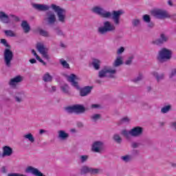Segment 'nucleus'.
Here are the masks:
<instances>
[{"label":"nucleus","instance_id":"f257e3e1","mask_svg":"<svg viewBox=\"0 0 176 176\" xmlns=\"http://www.w3.org/2000/svg\"><path fill=\"white\" fill-rule=\"evenodd\" d=\"M92 12L94 13H96V14H99L101 17H104L105 19H108L112 16V19L113 20L114 23L116 25H119L120 23V15L123 13L122 11H113L112 13L110 12H107L104 10V9L100 7H95L92 8Z\"/></svg>","mask_w":176,"mask_h":176},{"label":"nucleus","instance_id":"f03ea898","mask_svg":"<svg viewBox=\"0 0 176 176\" xmlns=\"http://www.w3.org/2000/svg\"><path fill=\"white\" fill-rule=\"evenodd\" d=\"M172 57L173 51L166 47H164L159 52L157 58L160 63H166V61H168V60H171Z\"/></svg>","mask_w":176,"mask_h":176},{"label":"nucleus","instance_id":"7ed1b4c3","mask_svg":"<svg viewBox=\"0 0 176 176\" xmlns=\"http://www.w3.org/2000/svg\"><path fill=\"white\" fill-rule=\"evenodd\" d=\"M142 127L136 126L131 129L129 131L126 129L122 130L121 134L122 135H124V137H126L127 140H129V138H130V135L132 137H140V135H142Z\"/></svg>","mask_w":176,"mask_h":176},{"label":"nucleus","instance_id":"20e7f679","mask_svg":"<svg viewBox=\"0 0 176 176\" xmlns=\"http://www.w3.org/2000/svg\"><path fill=\"white\" fill-rule=\"evenodd\" d=\"M67 113H76L79 115L80 113H85L86 111V108L82 104H74L73 106H68L65 108Z\"/></svg>","mask_w":176,"mask_h":176},{"label":"nucleus","instance_id":"39448f33","mask_svg":"<svg viewBox=\"0 0 176 176\" xmlns=\"http://www.w3.org/2000/svg\"><path fill=\"white\" fill-rule=\"evenodd\" d=\"M51 8L57 13L59 21H60V23H65V10L56 4H52Z\"/></svg>","mask_w":176,"mask_h":176},{"label":"nucleus","instance_id":"423d86ee","mask_svg":"<svg viewBox=\"0 0 176 176\" xmlns=\"http://www.w3.org/2000/svg\"><path fill=\"white\" fill-rule=\"evenodd\" d=\"M116 28L109 21H105L104 23V26L98 28V32L104 35V34H107V32H111L112 31H115Z\"/></svg>","mask_w":176,"mask_h":176},{"label":"nucleus","instance_id":"0eeeda50","mask_svg":"<svg viewBox=\"0 0 176 176\" xmlns=\"http://www.w3.org/2000/svg\"><path fill=\"white\" fill-rule=\"evenodd\" d=\"M155 18L158 19V20H165V19H171V15L164 10L155 8Z\"/></svg>","mask_w":176,"mask_h":176},{"label":"nucleus","instance_id":"6e6552de","mask_svg":"<svg viewBox=\"0 0 176 176\" xmlns=\"http://www.w3.org/2000/svg\"><path fill=\"white\" fill-rule=\"evenodd\" d=\"M12 60H13V52L6 48L4 50V61L7 67L12 65Z\"/></svg>","mask_w":176,"mask_h":176},{"label":"nucleus","instance_id":"1a4fd4ad","mask_svg":"<svg viewBox=\"0 0 176 176\" xmlns=\"http://www.w3.org/2000/svg\"><path fill=\"white\" fill-rule=\"evenodd\" d=\"M109 75H113L116 74V69H112L111 67H104V69L99 72V78H105Z\"/></svg>","mask_w":176,"mask_h":176},{"label":"nucleus","instance_id":"9d476101","mask_svg":"<svg viewBox=\"0 0 176 176\" xmlns=\"http://www.w3.org/2000/svg\"><path fill=\"white\" fill-rule=\"evenodd\" d=\"M36 49L42 54L45 58H47V60H49V55H47V53L46 52V47L43 45L42 43H38L36 44Z\"/></svg>","mask_w":176,"mask_h":176},{"label":"nucleus","instance_id":"9b49d317","mask_svg":"<svg viewBox=\"0 0 176 176\" xmlns=\"http://www.w3.org/2000/svg\"><path fill=\"white\" fill-rule=\"evenodd\" d=\"M99 171L100 170L97 168H89L88 166H82L80 170V173L87 174V173H89V174H98Z\"/></svg>","mask_w":176,"mask_h":176},{"label":"nucleus","instance_id":"f8f14e48","mask_svg":"<svg viewBox=\"0 0 176 176\" xmlns=\"http://www.w3.org/2000/svg\"><path fill=\"white\" fill-rule=\"evenodd\" d=\"M67 80L72 83V86H73V87L79 89V85L78 84V82L75 81L76 80V75L74 74H71L67 77Z\"/></svg>","mask_w":176,"mask_h":176},{"label":"nucleus","instance_id":"ddd939ff","mask_svg":"<svg viewBox=\"0 0 176 176\" xmlns=\"http://www.w3.org/2000/svg\"><path fill=\"white\" fill-rule=\"evenodd\" d=\"M32 7L36 9V10H39V12H46V10H49L50 8L47 5L43 4H32Z\"/></svg>","mask_w":176,"mask_h":176},{"label":"nucleus","instance_id":"4468645a","mask_svg":"<svg viewBox=\"0 0 176 176\" xmlns=\"http://www.w3.org/2000/svg\"><path fill=\"white\" fill-rule=\"evenodd\" d=\"M91 90H93V87L86 86L80 89V96L81 97H86V96L91 93Z\"/></svg>","mask_w":176,"mask_h":176},{"label":"nucleus","instance_id":"2eb2a0df","mask_svg":"<svg viewBox=\"0 0 176 176\" xmlns=\"http://www.w3.org/2000/svg\"><path fill=\"white\" fill-rule=\"evenodd\" d=\"M102 145L103 144L101 142H95L92 145L91 150L93 152L98 153L102 149Z\"/></svg>","mask_w":176,"mask_h":176},{"label":"nucleus","instance_id":"dca6fc26","mask_svg":"<svg viewBox=\"0 0 176 176\" xmlns=\"http://www.w3.org/2000/svg\"><path fill=\"white\" fill-rule=\"evenodd\" d=\"M13 153V149L9 146L3 147V156H10Z\"/></svg>","mask_w":176,"mask_h":176},{"label":"nucleus","instance_id":"f3484780","mask_svg":"<svg viewBox=\"0 0 176 176\" xmlns=\"http://www.w3.org/2000/svg\"><path fill=\"white\" fill-rule=\"evenodd\" d=\"M23 80V77L21 76H17L14 78H12L10 81V86H16V83H20Z\"/></svg>","mask_w":176,"mask_h":176},{"label":"nucleus","instance_id":"a211bd4d","mask_svg":"<svg viewBox=\"0 0 176 176\" xmlns=\"http://www.w3.org/2000/svg\"><path fill=\"white\" fill-rule=\"evenodd\" d=\"M0 21L5 24H8V23H9V16L3 12H0Z\"/></svg>","mask_w":176,"mask_h":176},{"label":"nucleus","instance_id":"6ab92c4d","mask_svg":"<svg viewBox=\"0 0 176 176\" xmlns=\"http://www.w3.org/2000/svg\"><path fill=\"white\" fill-rule=\"evenodd\" d=\"M21 27L25 32V34H28L30 32L31 28L30 27V25L28 24V22L27 21H23L21 23Z\"/></svg>","mask_w":176,"mask_h":176},{"label":"nucleus","instance_id":"aec40b11","mask_svg":"<svg viewBox=\"0 0 176 176\" xmlns=\"http://www.w3.org/2000/svg\"><path fill=\"white\" fill-rule=\"evenodd\" d=\"M92 65L95 69L98 70L100 69V67L101 65V61H100L98 59H94Z\"/></svg>","mask_w":176,"mask_h":176},{"label":"nucleus","instance_id":"412c9836","mask_svg":"<svg viewBox=\"0 0 176 176\" xmlns=\"http://www.w3.org/2000/svg\"><path fill=\"white\" fill-rule=\"evenodd\" d=\"M155 76L156 80L158 83H159V82H160V80H163V79H164V74H163V73L159 74V73L155 72Z\"/></svg>","mask_w":176,"mask_h":176},{"label":"nucleus","instance_id":"4be33fe9","mask_svg":"<svg viewBox=\"0 0 176 176\" xmlns=\"http://www.w3.org/2000/svg\"><path fill=\"white\" fill-rule=\"evenodd\" d=\"M122 64H123L122 56L117 57L113 64L114 67H119V65H122Z\"/></svg>","mask_w":176,"mask_h":176},{"label":"nucleus","instance_id":"5701e85b","mask_svg":"<svg viewBox=\"0 0 176 176\" xmlns=\"http://www.w3.org/2000/svg\"><path fill=\"white\" fill-rule=\"evenodd\" d=\"M24 138H25L26 140H28V141H30V142H35V138H34V135H32V133H28L26 135H24Z\"/></svg>","mask_w":176,"mask_h":176},{"label":"nucleus","instance_id":"b1692460","mask_svg":"<svg viewBox=\"0 0 176 176\" xmlns=\"http://www.w3.org/2000/svg\"><path fill=\"white\" fill-rule=\"evenodd\" d=\"M171 108H172L171 104L164 106L161 109V112L162 113H167L168 112H170V111H171Z\"/></svg>","mask_w":176,"mask_h":176},{"label":"nucleus","instance_id":"393cba45","mask_svg":"<svg viewBox=\"0 0 176 176\" xmlns=\"http://www.w3.org/2000/svg\"><path fill=\"white\" fill-rule=\"evenodd\" d=\"M52 79L53 77H52L49 73H46L43 77L44 82H52Z\"/></svg>","mask_w":176,"mask_h":176},{"label":"nucleus","instance_id":"a878e982","mask_svg":"<svg viewBox=\"0 0 176 176\" xmlns=\"http://www.w3.org/2000/svg\"><path fill=\"white\" fill-rule=\"evenodd\" d=\"M58 137L62 140H65V138H68V133H65L64 131H58Z\"/></svg>","mask_w":176,"mask_h":176},{"label":"nucleus","instance_id":"bb28decb","mask_svg":"<svg viewBox=\"0 0 176 176\" xmlns=\"http://www.w3.org/2000/svg\"><path fill=\"white\" fill-rule=\"evenodd\" d=\"M4 33L6 36L14 37L16 36V34L13 30H4Z\"/></svg>","mask_w":176,"mask_h":176},{"label":"nucleus","instance_id":"cd10ccee","mask_svg":"<svg viewBox=\"0 0 176 176\" xmlns=\"http://www.w3.org/2000/svg\"><path fill=\"white\" fill-rule=\"evenodd\" d=\"M48 21L50 24H53V23H56V15H54V14H51L48 17Z\"/></svg>","mask_w":176,"mask_h":176},{"label":"nucleus","instance_id":"c85d7f7f","mask_svg":"<svg viewBox=\"0 0 176 176\" xmlns=\"http://www.w3.org/2000/svg\"><path fill=\"white\" fill-rule=\"evenodd\" d=\"M113 140L117 144H120V142H122V138L118 134L113 135Z\"/></svg>","mask_w":176,"mask_h":176},{"label":"nucleus","instance_id":"c756f323","mask_svg":"<svg viewBox=\"0 0 176 176\" xmlns=\"http://www.w3.org/2000/svg\"><path fill=\"white\" fill-rule=\"evenodd\" d=\"M143 21L144 23H151V16L148 14H144L143 16Z\"/></svg>","mask_w":176,"mask_h":176},{"label":"nucleus","instance_id":"7c9ffc66","mask_svg":"<svg viewBox=\"0 0 176 176\" xmlns=\"http://www.w3.org/2000/svg\"><path fill=\"white\" fill-rule=\"evenodd\" d=\"M60 64H62L63 67L64 68H69V64L67 63V60H64V59L60 60Z\"/></svg>","mask_w":176,"mask_h":176},{"label":"nucleus","instance_id":"2f4dec72","mask_svg":"<svg viewBox=\"0 0 176 176\" xmlns=\"http://www.w3.org/2000/svg\"><path fill=\"white\" fill-rule=\"evenodd\" d=\"M100 118H101V115L94 114L91 117V119H92V120H94V122H97V120H98V119H100Z\"/></svg>","mask_w":176,"mask_h":176},{"label":"nucleus","instance_id":"473e14b6","mask_svg":"<svg viewBox=\"0 0 176 176\" xmlns=\"http://www.w3.org/2000/svg\"><path fill=\"white\" fill-rule=\"evenodd\" d=\"M39 34L42 36H49V33L47 31L42 29L39 30Z\"/></svg>","mask_w":176,"mask_h":176},{"label":"nucleus","instance_id":"72a5a7b5","mask_svg":"<svg viewBox=\"0 0 176 176\" xmlns=\"http://www.w3.org/2000/svg\"><path fill=\"white\" fill-rule=\"evenodd\" d=\"M176 76V69H173L169 74V79H173Z\"/></svg>","mask_w":176,"mask_h":176},{"label":"nucleus","instance_id":"f704fd0d","mask_svg":"<svg viewBox=\"0 0 176 176\" xmlns=\"http://www.w3.org/2000/svg\"><path fill=\"white\" fill-rule=\"evenodd\" d=\"M68 85L65 84V85L61 87V90L63 93L67 94L68 93Z\"/></svg>","mask_w":176,"mask_h":176},{"label":"nucleus","instance_id":"c9c22d12","mask_svg":"<svg viewBox=\"0 0 176 176\" xmlns=\"http://www.w3.org/2000/svg\"><path fill=\"white\" fill-rule=\"evenodd\" d=\"M129 122H130V119L127 117H124L120 120V124H122V123H129Z\"/></svg>","mask_w":176,"mask_h":176},{"label":"nucleus","instance_id":"e433bc0d","mask_svg":"<svg viewBox=\"0 0 176 176\" xmlns=\"http://www.w3.org/2000/svg\"><path fill=\"white\" fill-rule=\"evenodd\" d=\"M155 45H157V46H160V45H163V43H164V41H163V40L162 38H157L155 42Z\"/></svg>","mask_w":176,"mask_h":176},{"label":"nucleus","instance_id":"4c0bfd02","mask_svg":"<svg viewBox=\"0 0 176 176\" xmlns=\"http://www.w3.org/2000/svg\"><path fill=\"white\" fill-rule=\"evenodd\" d=\"M1 43L4 45L6 46V47H9V48L10 47V45L9 44H8V41L5 38L1 39Z\"/></svg>","mask_w":176,"mask_h":176},{"label":"nucleus","instance_id":"58836bf2","mask_svg":"<svg viewBox=\"0 0 176 176\" xmlns=\"http://www.w3.org/2000/svg\"><path fill=\"white\" fill-rule=\"evenodd\" d=\"M32 54H34V56H35L36 60H38V61H42L41 60V56H38V54H36V52L35 51V50H32Z\"/></svg>","mask_w":176,"mask_h":176},{"label":"nucleus","instance_id":"ea45409f","mask_svg":"<svg viewBox=\"0 0 176 176\" xmlns=\"http://www.w3.org/2000/svg\"><path fill=\"white\" fill-rule=\"evenodd\" d=\"M160 38H161L162 41H164V43L167 42V41H168V38H167V36H166L164 34H161Z\"/></svg>","mask_w":176,"mask_h":176},{"label":"nucleus","instance_id":"a19ab883","mask_svg":"<svg viewBox=\"0 0 176 176\" xmlns=\"http://www.w3.org/2000/svg\"><path fill=\"white\" fill-rule=\"evenodd\" d=\"M142 74H140L137 78H135L133 80V82H135V83H137V82H140V80H142Z\"/></svg>","mask_w":176,"mask_h":176},{"label":"nucleus","instance_id":"79ce46f5","mask_svg":"<svg viewBox=\"0 0 176 176\" xmlns=\"http://www.w3.org/2000/svg\"><path fill=\"white\" fill-rule=\"evenodd\" d=\"M122 160H124V162H129V160H130V159H131V156H130V155L122 156Z\"/></svg>","mask_w":176,"mask_h":176},{"label":"nucleus","instance_id":"37998d69","mask_svg":"<svg viewBox=\"0 0 176 176\" xmlns=\"http://www.w3.org/2000/svg\"><path fill=\"white\" fill-rule=\"evenodd\" d=\"M123 52H124V47H120L117 51V54H122Z\"/></svg>","mask_w":176,"mask_h":176},{"label":"nucleus","instance_id":"c03bdc74","mask_svg":"<svg viewBox=\"0 0 176 176\" xmlns=\"http://www.w3.org/2000/svg\"><path fill=\"white\" fill-rule=\"evenodd\" d=\"M140 24V19H135L133 21V25H134V27H137V25H138Z\"/></svg>","mask_w":176,"mask_h":176},{"label":"nucleus","instance_id":"a18cd8bd","mask_svg":"<svg viewBox=\"0 0 176 176\" xmlns=\"http://www.w3.org/2000/svg\"><path fill=\"white\" fill-rule=\"evenodd\" d=\"M8 176H27L25 175L20 174V173H10Z\"/></svg>","mask_w":176,"mask_h":176},{"label":"nucleus","instance_id":"49530a36","mask_svg":"<svg viewBox=\"0 0 176 176\" xmlns=\"http://www.w3.org/2000/svg\"><path fill=\"white\" fill-rule=\"evenodd\" d=\"M56 34L59 36H64V33H63V31L60 30L59 29H56Z\"/></svg>","mask_w":176,"mask_h":176},{"label":"nucleus","instance_id":"de8ad7c7","mask_svg":"<svg viewBox=\"0 0 176 176\" xmlns=\"http://www.w3.org/2000/svg\"><path fill=\"white\" fill-rule=\"evenodd\" d=\"M89 158L87 155H82L81 156V162L84 163V162H86V160Z\"/></svg>","mask_w":176,"mask_h":176},{"label":"nucleus","instance_id":"09e8293b","mask_svg":"<svg viewBox=\"0 0 176 176\" xmlns=\"http://www.w3.org/2000/svg\"><path fill=\"white\" fill-rule=\"evenodd\" d=\"M133 58H129L126 62L125 64L126 65H130V64H131Z\"/></svg>","mask_w":176,"mask_h":176},{"label":"nucleus","instance_id":"8fccbe9b","mask_svg":"<svg viewBox=\"0 0 176 176\" xmlns=\"http://www.w3.org/2000/svg\"><path fill=\"white\" fill-rule=\"evenodd\" d=\"M11 17H12L14 19V21H20V18H19V16H16L15 15H10Z\"/></svg>","mask_w":176,"mask_h":176},{"label":"nucleus","instance_id":"3c124183","mask_svg":"<svg viewBox=\"0 0 176 176\" xmlns=\"http://www.w3.org/2000/svg\"><path fill=\"white\" fill-rule=\"evenodd\" d=\"M171 127L175 131H176V122H173L171 123Z\"/></svg>","mask_w":176,"mask_h":176},{"label":"nucleus","instance_id":"603ef678","mask_svg":"<svg viewBox=\"0 0 176 176\" xmlns=\"http://www.w3.org/2000/svg\"><path fill=\"white\" fill-rule=\"evenodd\" d=\"M131 146H132V148H138V143L133 142V143H132Z\"/></svg>","mask_w":176,"mask_h":176},{"label":"nucleus","instance_id":"864d4df0","mask_svg":"<svg viewBox=\"0 0 176 176\" xmlns=\"http://www.w3.org/2000/svg\"><path fill=\"white\" fill-rule=\"evenodd\" d=\"M30 63L31 64H35L36 63V60L35 58H32L30 60Z\"/></svg>","mask_w":176,"mask_h":176},{"label":"nucleus","instance_id":"5fc2aeb1","mask_svg":"<svg viewBox=\"0 0 176 176\" xmlns=\"http://www.w3.org/2000/svg\"><path fill=\"white\" fill-rule=\"evenodd\" d=\"M16 101H17V102H21V98L16 96Z\"/></svg>","mask_w":176,"mask_h":176},{"label":"nucleus","instance_id":"6e6d98bb","mask_svg":"<svg viewBox=\"0 0 176 176\" xmlns=\"http://www.w3.org/2000/svg\"><path fill=\"white\" fill-rule=\"evenodd\" d=\"M1 170H2V173H3L4 174L6 173V167L3 166L1 168Z\"/></svg>","mask_w":176,"mask_h":176},{"label":"nucleus","instance_id":"4d7b16f0","mask_svg":"<svg viewBox=\"0 0 176 176\" xmlns=\"http://www.w3.org/2000/svg\"><path fill=\"white\" fill-rule=\"evenodd\" d=\"M168 5H169V6H173V1L168 0Z\"/></svg>","mask_w":176,"mask_h":176},{"label":"nucleus","instance_id":"13d9d810","mask_svg":"<svg viewBox=\"0 0 176 176\" xmlns=\"http://www.w3.org/2000/svg\"><path fill=\"white\" fill-rule=\"evenodd\" d=\"M153 25H153V23H152L148 24V27L149 28H153Z\"/></svg>","mask_w":176,"mask_h":176},{"label":"nucleus","instance_id":"bf43d9fd","mask_svg":"<svg viewBox=\"0 0 176 176\" xmlns=\"http://www.w3.org/2000/svg\"><path fill=\"white\" fill-rule=\"evenodd\" d=\"M77 126H78V127H83V124H82V122H78V123L77 124Z\"/></svg>","mask_w":176,"mask_h":176},{"label":"nucleus","instance_id":"052dcab7","mask_svg":"<svg viewBox=\"0 0 176 176\" xmlns=\"http://www.w3.org/2000/svg\"><path fill=\"white\" fill-rule=\"evenodd\" d=\"M100 107L98 104H91V108H98Z\"/></svg>","mask_w":176,"mask_h":176},{"label":"nucleus","instance_id":"680f3d73","mask_svg":"<svg viewBox=\"0 0 176 176\" xmlns=\"http://www.w3.org/2000/svg\"><path fill=\"white\" fill-rule=\"evenodd\" d=\"M43 133H46V131L43 129H40L39 134H43Z\"/></svg>","mask_w":176,"mask_h":176},{"label":"nucleus","instance_id":"e2e57ef3","mask_svg":"<svg viewBox=\"0 0 176 176\" xmlns=\"http://www.w3.org/2000/svg\"><path fill=\"white\" fill-rule=\"evenodd\" d=\"M171 167H173V168H176V164L175 163H171L170 164Z\"/></svg>","mask_w":176,"mask_h":176},{"label":"nucleus","instance_id":"0e129e2a","mask_svg":"<svg viewBox=\"0 0 176 176\" xmlns=\"http://www.w3.org/2000/svg\"><path fill=\"white\" fill-rule=\"evenodd\" d=\"M160 127H163V126H164V122H160Z\"/></svg>","mask_w":176,"mask_h":176},{"label":"nucleus","instance_id":"69168bd1","mask_svg":"<svg viewBox=\"0 0 176 176\" xmlns=\"http://www.w3.org/2000/svg\"><path fill=\"white\" fill-rule=\"evenodd\" d=\"M41 60L42 61H40V63H42V64H43V65H46V63L45 61H43V60H42V58H41Z\"/></svg>","mask_w":176,"mask_h":176},{"label":"nucleus","instance_id":"338daca9","mask_svg":"<svg viewBox=\"0 0 176 176\" xmlns=\"http://www.w3.org/2000/svg\"><path fill=\"white\" fill-rule=\"evenodd\" d=\"M52 88L53 91H56V87L52 86Z\"/></svg>","mask_w":176,"mask_h":176},{"label":"nucleus","instance_id":"774afa93","mask_svg":"<svg viewBox=\"0 0 176 176\" xmlns=\"http://www.w3.org/2000/svg\"><path fill=\"white\" fill-rule=\"evenodd\" d=\"M173 17H174L175 20H176V14H173Z\"/></svg>","mask_w":176,"mask_h":176}]
</instances>
